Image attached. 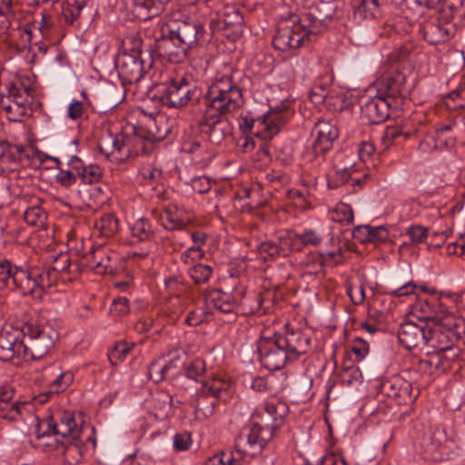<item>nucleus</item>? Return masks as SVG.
Instances as JSON below:
<instances>
[{"instance_id": "nucleus-1", "label": "nucleus", "mask_w": 465, "mask_h": 465, "mask_svg": "<svg viewBox=\"0 0 465 465\" xmlns=\"http://www.w3.org/2000/svg\"><path fill=\"white\" fill-rule=\"evenodd\" d=\"M242 77V71L224 65L203 96L205 111L199 121V127L211 143L220 145L232 134V127L224 115L236 112L243 104L240 86Z\"/></svg>"}, {"instance_id": "nucleus-2", "label": "nucleus", "mask_w": 465, "mask_h": 465, "mask_svg": "<svg viewBox=\"0 0 465 465\" xmlns=\"http://www.w3.org/2000/svg\"><path fill=\"white\" fill-rule=\"evenodd\" d=\"M54 434L61 436L56 439L55 450L61 449L64 461L70 465L79 463L83 458V442L80 440L81 427L75 421L74 414L63 411L59 414V422H50Z\"/></svg>"}, {"instance_id": "nucleus-3", "label": "nucleus", "mask_w": 465, "mask_h": 465, "mask_svg": "<svg viewBox=\"0 0 465 465\" xmlns=\"http://www.w3.org/2000/svg\"><path fill=\"white\" fill-rule=\"evenodd\" d=\"M465 335V319L446 315L431 325L428 323L427 346L433 350L460 349L458 342Z\"/></svg>"}, {"instance_id": "nucleus-4", "label": "nucleus", "mask_w": 465, "mask_h": 465, "mask_svg": "<svg viewBox=\"0 0 465 465\" xmlns=\"http://www.w3.org/2000/svg\"><path fill=\"white\" fill-rule=\"evenodd\" d=\"M24 331V357L32 360L44 358L58 339L57 331L50 325H40L36 322H22Z\"/></svg>"}, {"instance_id": "nucleus-5", "label": "nucleus", "mask_w": 465, "mask_h": 465, "mask_svg": "<svg viewBox=\"0 0 465 465\" xmlns=\"http://www.w3.org/2000/svg\"><path fill=\"white\" fill-rule=\"evenodd\" d=\"M267 431L262 432L257 427L249 423L244 426L235 439L234 448L225 450L233 458L236 465H244L247 458H253L262 453L267 443L272 440Z\"/></svg>"}, {"instance_id": "nucleus-6", "label": "nucleus", "mask_w": 465, "mask_h": 465, "mask_svg": "<svg viewBox=\"0 0 465 465\" xmlns=\"http://www.w3.org/2000/svg\"><path fill=\"white\" fill-rule=\"evenodd\" d=\"M155 113H150L147 122L138 126H132V134H126L125 158L136 157L150 153L154 141H161L165 137L155 119Z\"/></svg>"}, {"instance_id": "nucleus-7", "label": "nucleus", "mask_w": 465, "mask_h": 465, "mask_svg": "<svg viewBox=\"0 0 465 465\" xmlns=\"http://www.w3.org/2000/svg\"><path fill=\"white\" fill-rule=\"evenodd\" d=\"M33 88L24 84H10L7 94H0V108L5 112L6 118L11 122H22L23 117L31 114L30 97Z\"/></svg>"}, {"instance_id": "nucleus-8", "label": "nucleus", "mask_w": 465, "mask_h": 465, "mask_svg": "<svg viewBox=\"0 0 465 465\" xmlns=\"http://www.w3.org/2000/svg\"><path fill=\"white\" fill-rule=\"evenodd\" d=\"M288 412L289 407L285 402L272 398L257 406L251 416L250 423L262 432L267 431L269 436L273 438Z\"/></svg>"}, {"instance_id": "nucleus-9", "label": "nucleus", "mask_w": 465, "mask_h": 465, "mask_svg": "<svg viewBox=\"0 0 465 465\" xmlns=\"http://www.w3.org/2000/svg\"><path fill=\"white\" fill-rule=\"evenodd\" d=\"M294 114L293 109L285 104L271 108L262 116H257L251 135L261 140L274 137L282 126L285 125Z\"/></svg>"}, {"instance_id": "nucleus-10", "label": "nucleus", "mask_w": 465, "mask_h": 465, "mask_svg": "<svg viewBox=\"0 0 465 465\" xmlns=\"http://www.w3.org/2000/svg\"><path fill=\"white\" fill-rule=\"evenodd\" d=\"M196 86L186 77L179 76L158 86V94L163 104L170 108H182L195 98Z\"/></svg>"}, {"instance_id": "nucleus-11", "label": "nucleus", "mask_w": 465, "mask_h": 465, "mask_svg": "<svg viewBox=\"0 0 465 465\" xmlns=\"http://www.w3.org/2000/svg\"><path fill=\"white\" fill-rule=\"evenodd\" d=\"M310 34L297 15L282 23L272 39V45L279 51L295 50L301 47L304 41L310 40Z\"/></svg>"}, {"instance_id": "nucleus-12", "label": "nucleus", "mask_w": 465, "mask_h": 465, "mask_svg": "<svg viewBox=\"0 0 465 465\" xmlns=\"http://www.w3.org/2000/svg\"><path fill=\"white\" fill-rule=\"evenodd\" d=\"M451 443L444 428L430 427L419 439L420 454L427 460L442 461L448 459Z\"/></svg>"}, {"instance_id": "nucleus-13", "label": "nucleus", "mask_w": 465, "mask_h": 465, "mask_svg": "<svg viewBox=\"0 0 465 465\" xmlns=\"http://www.w3.org/2000/svg\"><path fill=\"white\" fill-rule=\"evenodd\" d=\"M257 350L262 365L270 371L281 370L288 362L293 361L276 333L262 337L258 341Z\"/></svg>"}, {"instance_id": "nucleus-14", "label": "nucleus", "mask_w": 465, "mask_h": 465, "mask_svg": "<svg viewBox=\"0 0 465 465\" xmlns=\"http://www.w3.org/2000/svg\"><path fill=\"white\" fill-rule=\"evenodd\" d=\"M378 392L392 399L398 405L413 403L419 391H414L412 384L400 375H394L380 381Z\"/></svg>"}, {"instance_id": "nucleus-15", "label": "nucleus", "mask_w": 465, "mask_h": 465, "mask_svg": "<svg viewBox=\"0 0 465 465\" xmlns=\"http://www.w3.org/2000/svg\"><path fill=\"white\" fill-rule=\"evenodd\" d=\"M15 357H24L22 323L5 324L0 331V361H9Z\"/></svg>"}, {"instance_id": "nucleus-16", "label": "nucleus", "mask_w": 465, "mask_h": 465, "mask_svg": "<svg viewBox=\"0 0 465 465\" xmlns=\"http://www.w3.org/2000/svg\"><path fill=\"white\" fill-rule=\"evenodd\" d=\"M153 63L149 62L144 65L141 55L119 53L115 58V67L119 77L124 83L134 84L139 82L152 67Z\"/></svg>"}, {"instance_id": "nucleus-17", "label": "nucleus", "mask_w": 465, "mask_h": 465, "mask_svg": "<svg viewBox=\"0 0 465 465\" xmlns=\"http://www.w3.org/2000/svg\"><path fill=\"white\" fill-rule=\"evenodd\" d=\"M406 76L397 69L382 74L375 82L376 94L392 103H399L403 96Z\"/></svg>"}, {"instance_id": "nucleus-18", "label": "nucleus", "mask_w": 465, "mask_h": 465, "mask_svg": "<svg viewBox=\"0 0 465 465\" xmlns=\"http://www.w3.org/2000/svg\"><path fill=\"white\" fill-rule=\"evenodd\" d=\"M399 103H392L376 94L368 98L361 106V119L370 124H379L390 116V111L396 109Z\"/></svg>"}, {"instance_id": "nucleus-19", "label": "nucleus", "mask_w": 465, "mask_h": 465, "mask_svg": "<svg viewBox=\"0 0 465 465\" xmlns=\"http://www.w3.org/2000/svg\"><path fill=\"white\" fill-rule=\"evenodd\" d=\"M423 38L430 45H438L448 41L454 33L453 25L436 14L420 24Z\"/></svg>"}, {"instance_id": "nucleus-20", "label": "nucleus", "mask_w": 465, "mask_h": 465, "mask_svg": "<svg viewBox=\"0 0 465 465\" xmlns=\"http://www.w3.org/2000/svg\"><path fill=\"white\" fill-rule=\"evenodd\" d=\"M190 48L179 44L173 35H163L155 41V54L163 61L172 64H181L189 58Z\"/></svg>"}, {"instance_id": "nucleus-21", "label": "nucleus", "mask_w": 465, "mask_h": 465, "mask_svg": "<svg viewBox=\"0 0 465 465\" xmlns=\"http://www.w3.org/2000/svg\"><path fill=\"white\" fill-rule=\"evenodd\" d=\"M322 0V3L308 13L298 16L310 35H317L326 28V22L332 19L335 7Z\"/></svg>"}, {"instance_id": "nucleus-22", "label": "nucleus", "mask_w": 465, "mask_h": 465, "mask_svg": "<svg viewBox=\"0 0 465 465\" xmlns=\"http://www.w3.org/2000/svg\"><path fill=\"white\" fill-rule=\"evenodd\" d=\"M276 334L293 361L309 351L311 338L301 329H292L286 325L282 332Z\"/></svg>"}, {"instance_id": "nucleus-23", "label": "nucleus", "mask_w": 465, "mask_h": 465, "mask_svg": "<svg viewBox=\"0 0 465 465\" xmlns=\"http://www.w3.org/2000/svg\"><path fill=\"white\" fill-rule=\"evenodd\" d=\"M427 324H417L408 321L401 324L398 331V339L401 344L407 350L420 348L427 345Z\"/></svg>"}, {"instance_id": "nucleus-24", "label": "nucleus", "mask_w": 465, "mask_h": 465, "mask_svg": "<svg viewBox=\"0 0 465 465\" xmlns=\"http://www.w3.org/2000/svg\"><path fill=\"white\" fill-rule=\"evenodd\" d=\"M313 133H315L316 138L312 147V153L316 157H323L339 137V130L336 125L329 122L319 121L314 126Z\"/></svg>"}, {"instance_id": "nucleus-25", "label": "nucleus", "mask_w": 465, "mask_h": 465, "mask_svg": "<svg viewBox=\"0 0 465 465\" xmlns=\"http://www.w3.org/2000/svg\"><path fill=\"white\" fill-rule=\"evenodd\" d=\"M243 16L240 10L233 5H225L217 12L216 18L212 19L210 26L213 31H230L238 34L242 30Z\"/></svg>"}, {"instance_id": "nucleus-26", "label": "nucleus", "mask_w": 465, "mask_h": 465, "mask_svg": "<svg viewBox=\"0 0 465 465\" xmlns=\"http://www.w3.org/2000/svg\"><path fill=\"white\" fill-rule=\"evenodd\" d=\"M28 277L25 287V295H33L40 297L46 288L52 287L56 283L58 279L55 272H53L51 268H33L28 270Z\"/></svg>"}, {"instance_id": "nucleus-27", "label": "nucleus", "mask_w": 465, "mask_h": 465, "mask_svg": "<svg viewBox=\"0 0 465 465\" xmlns=\"http://www.w3.org/2000/svg\"><path fill=\"white\" fill-rule=\"evenodd\" d=\"M369 177L368 173L361 176L353 163L343 167L335 165L333 172L328 175L327 183L331 189H337L346 184L352 187L355 185L361 186Z\"/></svg>"}, {"instance_id": "nucleus-28", "label": "nucleus", "mask_w": 465, "mask_h": 465, "mask_svg": "<svg viewBox=\"0 0 465 465\" xmlns=\"http://www.w3.org/2000/svg\"><path fill=\"white\" fill-rule=\"evenodd\" d=\"M205 300L216 311L226 315L228 322L236 320L237 299L232 293L220 289H208L205 292Z\"/></svg>"}, {"instance_id": "nucleus-29", "label": "nucleus", "mask_w": 465, "mask_h": 465, "mask_svg": "<svg viewBox=\"0 0 465 465\" xmlns=\"http://www.w3.org/2000/svg\"><path fill=\"white\" fill-rule=\"evenodd\" d=\"M116 257V252L100 244L92 247L87 260L89 265L97 274H112L116 270L115 262H113Z\"/></svg>"}, {"instance_id": "nucleus-30", "label": "nucleus", "mask_w": 465, "mask_h": 465, "mask_svg": "<svg viewBox=\"0 0 465 465\" xmlns=\"http://www.w3.org/2000/svg\"><path fill=\"white\" fill-rule=\"evenodd\" d=\"M234 393L232 383L220 378H213L202 382L201 388L197 390L198 397H213L214 399L227 401Z\"/></svg>"}, {"instance_id": "nucleus-31", "label": "nucleus", "mask_w": 465, "mask_h": 465, "mask_svg": "<svg viewBox=\"0 0 465 465\" xmlns=\"http://www.w3.org/2000/svg\"><path fill=\"white\" fill-rule=\"evenodd\" d=\"M58 280L72 282L75 280L82 272V267L77 262H73L67 252H60L54 258L52 265L49 266Z\"/></svg>"}, {"instance_id": "nucleus-32", "label": "nucleus", "mask_w": 465, "mask_h": 465, "mask_svg": "<svg viewBox=\"0 0 465 465\" xmlns=\"http://www.w3.org/2000/svg\"><path fill=\"white\" fill-rule=\"evenodd\" d=\"M460 351V349L429 351L426 359L422 360L421 362L429 368L430 372H445L450 369L451 362L459 357Z\"/></svg>"}, {"instance_id": "nucleus-33", "label": "nucleus", "mask_w": 465, "mask_h": 465, "mask_svg": "<svg viewBox=\"0 0 465 465\" xmlns=\"http://www.w3.org/2000/svg\"><path fill=\"white\" fill-rule=\"evenodd\" d=\"M272 307V301L265 298L261 293L242 297L240 301H237L236 316L242 315H263L269 312Z\"/></svg>"}, {"instance_id": "nucleus-34", "label": "nucleus", "mask_w": 465, "mask_h": 465, "mask_svg": "<svg viewBox=\"0 0 465 465\" xmlns=\"http://www.w3.org/2000/svg\"><path fill=\"white\" fill-rule=\"evenodd\" d=\"M203 27L194 21H181L175 27L170 29V35H173L179 44H183L192 49L198 41V35Z\"/></svg>"}, {"instance_id": "nucleus-35", "label": "nucleus", "mask_w": 465, "mask_h": 465, "mask_svg": "<svg viewBox=\"0 0 465 465\" xmlns=\"http://www.w3.org/2000/svg\"><path fill=\"white\" fill-rule=\"evenodd\" d=\"M159 221L166 230L182 231L191 223V218L185 215L184 210L178 208L176 205H169L160 214Z\"/></svg>"}, {"instance_id": "nucleus-36", "label": "nucleus", "mask_w": 465, "mask_h": 465, "mask_svg": "<svg viewBox=\"0 0 465 465\" xmlns=\"http://www.w3.org/2000/svg\"><path fill=\"white\" fill-rule=\"evenodd\" d=\"M132 11L139 20L147 21L157 16L169 0H130Z\"/></svg>"}, {"instance_id": "nucleus-37", "label": "nucleus", "mask_w": 465, "mask_h": 465, "mask_svg": "<svg viewBox=\"0 0 465 465\" xmlns=\"http://www.w3.org/2000/svg\"><path fill=\"white\" fill-rule=\"evenodd\" d=\"M74 373L70 371H64L63 368L54 377V380L48 390L36 397L39 403L46 402L51 396L64 391L74 381Z\"/></svg>"}, {"instance_id": "nucleus-38", "label": "nucleus", "mask_w": 465, "mask_h": 465, "mask_svg": "<svg viewBox=\"0 0 465 465\" xmlns=\"http://www.w3.org/2000/svg\"><path fill=\"white\" fill-rule=\"evenodd\" d=\"M322 237L321 234L312 229H306L301 233H293L290 236L291 249L294 251H301L303 247L318 246L322 242Z\"/></svg>"}, {"instance_id": "nucleus-39", "label": "nucleus", "mask_w": 465, "mask_h": 465, "mask_svg": "<svg viewBox=\"0 0 465 465\" xmlns=\"http://www.w3.org/2000/svg\"><path fill=\"white\" fill-rule=\"evenodd\" d=\"M28 270L23 266L10 264V272H7V283H4L5 286L11 284L21 292L23 295H25V287L29 282H27Z\"/></svg>"}, {"instance_id": "nucleus-40", "label": "nucleus", "mask_w": 465, "mask_h": 465, "mask_svg": "<svg viewBox=\"0 0 465 465\" xmlns=\"http://www.w3.org/2000/svg\"><path fill=\"white\" fill-rule=\"evenodd\" d=\"M95 229L104 237L110 238L119 230V221L112 213L102 216L95 222Z\"/></svg>"}, {"instance_id": "nucleus-41", "label": "nucleus", "mask_w": 465, "mask_h": 465, "mask_svg": "<svg viewBox=\"0 0 465 465\" xmlns=\"http://www.w3.org/2000/svg\"><path fill=\"white\" fill-rule=\"evenodd\" d=\"M134 344L125 341H118L114 346L108 351L107 357L110 363L113 366H117L124 361L126 356L134 349Z\"/></svg>"}, {"instance_id": "nucleus-42", "label": "nucleus", "mask_w": 465, "mask_h": 465, "mask_svg": "<svg viewBox=\"0 0 465 465\" xmlns=\"http://www.w3.org/2000/svg\"><path fill=\"white\" fill-rule=\"evenodd\" d=\"M412 316L417 318L421 322L427 324L429 322H434L435 318V306L426 300H420L411 311Z\"/></svg>"}, {"instance_id": "nucleus-43", "label": "nucleus", "mask_w": 465, "mask_h": 465, "mask_svg": "<svg viewBox=\"0 0 465 465\" xmlns=\"http://www.w3.org/2000/svg\"><path fill=\"white\" fill-rule=\"evenodd\" d=\"M330 218L331 221L341 223L349 224L354 220V214L351 205L340 202L336 203L333 209L330 212Z\"/></svg>"}, {"instance_id": "nucleus-44", "label": "nucleus", "mask_w": 465, "mask_h": 465, "mask_svg": "<svg viewBox=\"0 0 465 465\" xmlns=\"http://www.w3.org/2000/svg\"><path fill=\"white\" fill-rule=\"evenodd\" d=\"M142 46L143 40L140 34L137 32H132L123 38L120 53L142 55Z\"/></svg>"}, {"instance_id": "nucleus-45", "label": "nucleus", "mask_w": 465, "mask_h": 465, "mask_svg": "<svg viewBox=\"0 0 465 465\" xmlns=\"http://www.w3.org/2000/svg\"><path fill=\"white\" fill-rule=\"evenodd\" d=\"M27 402L15 401L12 403H6L0 407V419L11 421L16 420L25 410Z\"/></svg>"}, {"instance_id": "nucleus-46", "label": "nucleus", "mask_w": 465, "mask_h": 465, "mask_svg": "<svg viewBox=\"0 0 465 465\" xmlns=\"http://www.w3.org/2000/svg\"><path fill=\"white\" fill-rule=\"evenodd\" d=\"M355 14L364 19L378 18L381 15L379 0H362Z\"/></svg>"}, {"instance_id": "nucleus-47", "label": "nucleus", "mask_w": 465, "mask_h": 465, "mask_svg": "<svg viewBox=\"0 0 465 465\" xmlns=\"http://www.w3.org/2000/svg\"><path fill=\"white\" fill-rule=\"evenodd\" d=\"M47 213L39 205L28 207L24 213L25 223L31 226H43L45 223Z\"/></svg>"}, {"instance_id": "nucleus-48", "label": "nucleus", "mask_w": 465, "mask_h": 465, "mask_svg": "<svg viewBox=\"0 0 465 465\" xmlns=\"http://www.w3.org/2000/svg\"><path fill=\"white\" fill-rule=\"evenodd\" d=\"M76 173L78 178L86 184L98 183L102 178L101 168L96 164H84Z\"/></svg>"}, {"instance_id": "nucleus-49", "label": "nucleus", "mask_w": 465, "mask_h": 465, "mask_svg": "<svg viewBox=\"0 0 465 465\" xmlns=\"http://www.w3.org/2000/svg\"><path fill=\"white\" fill-rule=\"evenodd\" d=\"M132 234L140 241H148L154 235V231L152 228L150 221L142 218L134 223Z\"/></svg>"}, {"instance_id": "nucleus-50", "label": "nucleus", "mask_w": 465, "mask_h": 465, "mask_svg": "<svg viewBox=\"0 0 465 465\" xmlns=\"http://www.w3.org/2000/svg\"><path fill=\"white\" fill-rule=\"evenodd\" d=\"M191 279L196 284L206 283L213 274V269L206 264L198 263L189 269Z\"/></svg>"}, {"instance_id": "nucleus-51", "label": "nucleus", "mask_w": 465, "mask_h": 465, "mask_svg": "<svg viewBox=\"0 0 465 465\" xmlns=\"http://www.w3.org/2000/svg\"><path fill=\"white\" fill-rule=\"evenodd\" d=\"M87 0L68 1L67 5L63 9V16L65 22L72 25L79 16L81 10L86 5Z\"/></svg>"}, {"instance_id": "nucleus-52", "label": "nucleus", "mask_w": 465, "mask_h": 465, "mask_svg": "<svg viewBox=\"0 0 465 465\" xmlns=\"http://www.w3.org/2000/svg\"><path fill=\"white\" fill-rule=\"evenodd\" d=\"M258 253L263 261L274 260L280 256L282 248L279 244L272 241H266L260 243L257 247Z\"/></svg>"}, {"instance_id": "nucleus-53", "label": "nucleus", "mask_w": 465, "mask_h": 465, "mask_svg": "<svg viewBox=\"0 0 465 465\" xmlns=\"http://www.w3.org/2000/svg\"><path fill=\"white\" fill-rule=\"evenodd\" d=\"M409 136L410 134L408 133H404L399 126H388L385 128L381 137V141L384 144L385 148H388L398 139L402 138L403 140H406Z\"/></svg>"}, {"instance_id": "nucleus-54", "label": "nucleus", "mask_w": 465, "mask_h": 465, "mask_svg": "<svg viewBox=\"0 0 465 465\" xmlns=\"http://www.w3.org/2000/svg\"><path fill=\"white\" fill-rule=\"evenodd\" d=\"M462 5V0H442L440 3V11L437 14L440 15L442 19L450 22L455 14L460 9Z\"/></svg>"}, {"instance_id": "nucleus-55", "label": "nucleus", "mask_w": 465, "mask_h": 465, "mask_svg": "<svg viewBox=\"0 0 465 465\" xmlns=\"http://www.w3.org/2000/svg\"><path fill=\"white\" fill-rule=\"evenodd\" d=\"M166 369L163 366V357H160L157 360L152 361L148 367V376L149 379L153 382L158 383L167 378L164 370Z\"/></svg>"}, {"instance_id": "nucleus-56", "label": "nucleus", "mask_w": 465, "mask_h": 465, "mask_svg": "<svg viewBox=\"0 0 465 465\" xmlns=\"http://www.w3.org/2000/svg\"><path fill=\"white\" fill-rule=\"evenodd\" d=\"M406 234L410 237L412 243H421L429 236L428 229L420 224H413L408 227Z\"/></svg>"}, {"instance_id": "nucleus-57", "label": "nucleus", "mask_w": 465, "mask_h": 465, "mask_svg": "<svg viewBox=\"0 0 465 465\" xmlns=\"http://www.w3.org/2000/svg\"><path fill=\"white\" fill-rule=\"evenodd\" d=\"M113 147H114V155L115 153L119 154L115 156V160H124L125 159V153H126V134L119 133L116 134H113Z\"/></svg>"}, {"instance_id": "nucleus-58", "label": "nucleus", "mask_w": 465, "mask_h": 465, "mask_svg": "<svg viewBox=\"0 0 465 465\" xmlns=\"http://www.w3.org/2000/svg\"><path fill=\"white\" fill-rule=\"evenodd\" d=\"M205 361L203 359L197 358L185 367L184 371L188 378L196 380L205 372Z\"/></svg>"}, {"instance_id": "nucleus-59", "label": "nucleus", "mask_w": 465, "mask_h": 465, "mask_svg": "<svg viewBox=\"0 0 465 465\" xmlns=\"http://www.w3.org/2000/svg\"><path fill=\"white\" fill-rule=\"evenodd\" d=\"M154 406L166 413L173 409V396L165 391H157L154 397Z\"/></svg>"}, {"instance_id": "nucleus-60", "label": "nucleus", "mask_w": 465, "mask_h": 465, "mask_svg": "<svg viewBox=\"0 0 465 465\" xmlns=\"http://www.w3.org/2000/svg\"><path fill=\"white\" fill-rule=\"evenodd\" d=\"M62 366L60 363L54 362L46 367H45L40 374V378L42 380L43 385L48 390L49 386L54 380V377L61 370Z\"/></svg>"}, {"instance_id": "nucleus-61", "label": "nucleus", "mask_w": 465, "mask_h": 465, "mask_svg": "<svg viewBox=\"0 0 465 465\" xmlns=\"http://www.w3.org/2000/svg\"><path fill=\"white\" fill-rule=\"evenodd\" d=\"M254 114L251 111L242 113L239 117V129L244 134H251L256 120Z\"/></svg>"}, {"instance_id": "nucleus-62", "label": "nucleus", "mask_w": 465, "mask_h": 465, "mask_svg": "<svg viewBox=\"0 0 465 465\" xmlns=\"http://www.w3.org/2000/svg\"><path fill=\"white\" fill-rule=\"evenodd\" d=\"M77 173L71 170L59 169L55 175L56 182L64 187H70L76 183Z\"/></svg>"}, {"instance_id": "nucleus-63", "label": "nucleus", "mask_w": 465, "mask_h": 465, "mask_svg": "<svg viewBox=\"0 0 465 465\" xmlns=\"http://www.w3.org/2000/svg\"><path fill=\"white\" fill-rule=\"evenodd\" d=\"M113 133L108 131L105 135H103L98 143L99 151L107 158L110 159L111 156H114V147H113Z\"/></svg>"}, {"instance_id": "nucleus-64", "label": "nucleus", "mask_w": 465, "mask_h": 465, "mask_svg": "<svg viewBox=\"0 0 465 465\" xmlns=\"http://www.w3.org/2000/svg\"><path fill=\"white\" fill-rule=\"evenodd\" d=\"M232 460L233 458L229 453L222 451L210 458L204 465H236Z\"/></svg>"}]
</instances>
